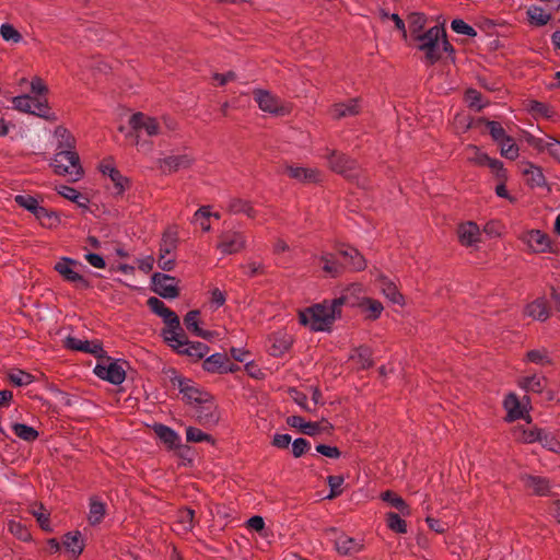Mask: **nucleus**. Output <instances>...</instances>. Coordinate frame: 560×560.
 <instances>
[{"instance_id": "obj_14", "label": "nucleus", "mask_w": 560, "mask_h": 560, "mask_svg": "<svg viewBox=\"0 0 560 560\" xmlns=\"http://www.w3.org/2000/svg\"><path fill=\"white\" fill-rule=\"evenodd\" d=\"M151 280L153 291L160 296L164 299H175L178 296V281L176 278L165 273L155 272Z\"/></svg>"}, {"instance_id": "obj_32", "label": "nucleus", "mask_w": 560, "mask_h": 560, "mask_svg": "<svg viewBox=\"0 0 560 560\" xmlns=\"http://www.w3.org/2000/svg\"><path fill=\"white\" fill-rule=\"evenodd\" d=\"M106 513V505L97 498H91L89 504L88 521L91 525H97L102 522Z\"/></svg>"}, {"instance_id": "obj_23", "label": "nucleus", "mask_w": 560, "mask_h": 560, "mask_svg": "<svg viewBox=\"0 0 560 560\" xmlns=\"http://www.w3.org/2000/svg\"><path fill=\"white\" fill-rule=\"evenodd\" d=\"M288 424L298 428L302 433L307 435H316L322 430L328 429L330 425L328 423L325 424V428H322L317 422H307L300 416H291L287 420Z\"/></svg>"}, {"instance_id": "obj_39", "label": "nucleus", "mask_w": 560, "mask_h": 560, "mask_svg": "<svg viewBox=\"0 0 560 560\" xmlns=\"http://www.w3.org/2000/svg\"><path fill=\"white\" fill-rule=\"evenodd\" d=\"M383 501L390 504L393 508L397 509L402 515L409 516L411 514V510L409 505L405 502V500L394 493L393 491H385L381 494Z\"/></svg>"}, {"instance_id": "obj_54", "label": "nucleus", "mask_w": 560, "mask_h": 560, "mask_svg": "<svg viewBox=\"0 0 560 560\" xmlns=\"http://www.w3.org/2000/svg\"><path fill=\"white\" fill-rule=\"evenodd\" d=\"M537 442L553 453H560V442L550 432L541 430Z\"/></svg>"}, {"instance_id": "obj_51", "label": "nucleus", "mask_w": 560, "mask_h": 560, "mask_svg": "<svg viewBox=\"0 0 560 560\" xmlns=\"http://www.w3.org/2000/svg\"><path fill=\"white\" fill-rule=\"evenodd\" d=\"M465 154L467 161L474 163L475 165L487 166L488 162H490V156L481 152L476 145L467 147Z\"/></svg>"}, {"instance_id": "obj_34", "label": "nucleus", "mask_w": 560, "mask_h": 560, "mask_svg": "<svg viewBox=\"0 0 560 560\" xmlns=\"http://www.w3.org/2000/svg\"><path fill=\"white\" fill-rule=\"evenodd\" d=\"M154 432L160 438V440L163 441L168 447L174 448L179 446L180 438L171 428L163 424H158L154 427Z\"/></svg>"}, {"instance_id": "obj_22", "label": "nucleus", "mask_w": 560, "mask_h": 560, "mask_svg": "<svg viewBox=\"0 0 560 560\" xmlns=\"http://www.w3.org/2000/svg\"><path fill=\"white\" fill-rule=\"evenodd\" d=\"M522 482L524 486L532 491L534 494L537 495H545L549 492L550 483L549 480L540 477V476H533V475H523L521 477Z\"/></svg>"}, {"instance_id": "obj_46", "label": "nucleus", "mask_w": 560, "mask_h": 560, "mask_svg": "<svg viewBox=\"0 0 560 560\" xmlns=\"http://www.w3.org/2000/svg\"><path fill=\"white\" fill-rule=\"evenodd\" d=\"M409 30L416 37L418 34H423L422 31L427 24V16L420 12H412L407 18Z\"/></svg>"}, {"instance_id": "obj_53", "label": "nucleus", "mask_w": 560, "mask_h": 560, "mask_svg": "<svg viewBox=\"0 0 560 560\" xmlns=\"http://www.w3.org/2000/svg\"><path fill=\"white\" fill-rule=\"evenodd\" d=\"M8 530L22 541H27L31 539V533L21 522L14 520L9 521Z\"/></svg>"}, {"instance_id": "obj_58", "label": "nucleus", "mask_w": 560, "mask_h": 560, "mask_svg": "<svg viewBox=\"0 0 560 560\" xmlns=\"http://www.w3.org/2000/svg\"><path fill=\"white\" fill-rule=\"evenodd\" d=\"M14 201L22 208L32 212L33 214L39 208L38 201L35 197L31 195H16L14 197Z\"/></svg>"}, {"instance_id": "obj_47", "label": "nucleus", "mask_w": 560, "mask_h": 560, "mask_svg": "<svg viewBox=\"0 0 560 560\" xmlns=\"http://www.w3.org/2000/svg\"><path fill=\"white\" fill-rule=\"evenodd\" d=\"M12 430L18 438L26 442H33L38 438L37 430L24 423H13Z\"/></svg>"}, {"instance_id": "obj_44", "label": "nucleus", "mask_w": 560, "mask_h": 560, "mask_svg": "<svg viewBox=\"0 0 560 560\" xmlns=\"http://www.w3.org/2000/svg\"><path fill=\"white\" fill-rule=\"evenodd\" d=\"M340 254L349 260V264L354 270H362L365 268V260L363 256L353 247H347L340 250Z\"/></svg>"}, {"instance_id": "obj_62", "label": "nucleus", "mask_w": 560, "mask_h": 560, "mask_svg": "<svg viewBox=\"0 0 560 560\" xmlns=\"http://www.w3.org/2000/svg\"><path fill=\"white\" fill-rule=\"evenodd\" d=\"M176 247V234L174 232L167 231L164 233L162 243L160 246V254H171L172 250Z\"/></svg>"}, {"instance_id": "obj_60", "label": "nucleus", "mask_w": 560, "mask_h": 560, "mask_svg": "<svg viewBox=\"0 0 560 560\" xmlns=\"http://www.w3.org/2000/svg\"><path fill=\"white\" fill-rule=\"evenodd\" d=\"M186 439L188 442L199 443V442H212L211 435L202 432L200 429L188 427L186 429Z\"/></svg>"}, {"instance_id": "obj_37", "label": "nucleus", "mask_w": 560, "mask_h": 560, "mask_svg": "<svg viewBox=\"0 0 560 560\" xmlns=\"http://www.w3.org/2000/svg\"><path fill=\"white\" fill-rule=\"evenodd\" d=\"M359 306L366 314L369 319H377L384 310L380 301L371 298H363L359 302Z\"/></svg>"}, {"instance_id": "obj_26", "label": "nucleus", "mask_w": 560, "mask_h": 560, "mask_svg": "<svg viewBox=\"0 0 560 560\" xmlns=\"http://www.w3.org/2000/svg\"><path fill=\"white\" fill-rule=\"evenodd\" d=\"M270 354L280 357L284 354L292 345V337L287 332H276L270 338Z\"/></svg>"}, {"instance_id": "obj_2", "label": "nucleus", "mask_w": 560, "mask_h": 560, "mask_svg": "<svg viewBox=\"0 0 560 560\" xmlns=\"http://www.w3.org/2000/svg\"><path fill=\"white\" fill-rule=\"evenodd\" d=\"M419 45L418 49L424 52V60L428 65H434L442 57V51L453 52L452 45L446 39L443 27L433 26L415 38Z\"/></svg>"}, {"instance_id": "obj_8", "label": "nucleus", "mask_w": 560, "mask_h": 560, "mask_svg": "<svg viewBox=\"0 0 560 560\" xmlns=\"http://www.w3.org/2000/svg\"><path fill=\"white\" fill-rule=\"evenodd\" d=\"M173 386L177 387L186 404L195 407L198 404L207 402L210 394L199 387L195 382L179 375L172 377Z\"/></svg>"}, {"instance_id": "obj_10", "label": "nucleus", "mask_w": 560, "mask_h": 560, "mask_svg": "<svg viewBox=\"0 0 560 560\" xmlns=\"http://www.w3.org/2000/svg\"><path fill=\"white\" fill-rule=\"evenodd\" d=\"M98 171L112 180L116 195H122L129 187V179L117 170L112 156L104 158L100 162Z\"/></svg>"}, {"instance_id": "obj_38", "label": "nucleus", "mask_w": 560, "mask_h": 560, "mask_svg": "<svg viewBox=\"0 0 560 560\" xmlns=\"http://www.w3.org/2000/svg\"><path fill=\"white\" fill-rule=\"evenodd\" d=\"M148 305L153 313L163 318L164 323L168 322L170 319L174 320L175 318L178 317L171 308H168L165 305L164 302H162L158 298H150L148 300Z\"/></svg>"}, {"instance_id": "obj_40", "label": "nucleus", "mask_w": 560, "mask_h": 560, "mask_svg": "<svg viewBox=\"0 0 560 560\" xmlns=\"http://www.w3.org/2000/svg\"><path fill=\"white\" fill-rule=\"evenodd\" d=\"M178 353L187 354L189 357H195L197 359L203 358L208 352L209 348L206 343L202 342H189L187 339L185 340V346L180 347L177 351Z\"/></svg>"}, {"instance_id": "obj_52", "label": "nucleus", "mask_w": 560, "mask_h": 560, "mask_svg": "<svg viewBox=\"0 0 560 560\" xmlns=\"http://www.w3.org/2000/svg\"><path fill=\"white\" fill-rule=\"evenodd\" d=\"M465 101L468 106L475 110H481L487 103L483 102L482 95L475 89H468L465 93Z\"/></svg>"}, {"instance_id": "obj_13", "label": "nucleus", "mask_w": 560, "mask_h": 560, "mask_svg": "<svg viewBox=\"0 0 560 560\" xmlns=\"http://www.w3.org/2000/svg\"><path fill=\"white\" fill-rule=\"evenodd\" d=\"M327 159L328 164L334 172L351 179L358 176L359 167L357 162L346 154L331 152Z\"/></svg>"}, {"instance_id": "obj_18", "label": "nucleus", "mask_w": 560, "mask_h": 560, "mask_svg": "<svg viewBox=\"0 0 560 560\" xmlns=\"http://www.w3.org/2000/svg\"><path fill=\"white\" fill-rule=\"evenodd\" d=\"M63 343L67 349L90 353L95 357H103L105 353L98 340H82L69 336L65 339Z\"/></svg>"}, {"instance_id": "obj_3", "label": "nucleus", "mask_w": 560, "mask_h": 560, "mask_svg": "<svg viewBox=\"0 0 560 560\" xmlns=\"http://www.w3.org/2000/svg\"><path fill=\"white\" fill-rule=\"evenodd\" d=\"M128 124L138 138L167 137L165 130H174L177 126L176 121L168 116H163L160 121L158 118L143 113L132 114Z\"/></svg>"}, {"instance_id": "obj_30", "label": "nucleus", "mask_w": 560, "mask_h": 560, "mask_svg": "<svg viewBox=\"0 0 560 560\" xmlns=\"http://www.w3.org/2000/svg\"><path fill=\"white\" fill-rule=\"evenodd\" d=\"M184 324L186 328L192 332L194 335L201 337L203 339H211L212 332L208 330H203L199 327V312L190 311L186 314L184 318Z\"/></svg>"}, {"instance_id": "obj_45", "label": "nucleus", "mask_w": 560, "mask_h": 560, "mask_svg": "<svg viewBox=\"0 0 560 560\" xmlns=\"http://www.w3.org/2000/svg\"><path fill=\"white\" fill-rule=\"evenodd\" d=\"M34 215L45 228H54L60 221L57 213L48 211L46 208L42 206H39Z\"/></svg>"}, {"instance_id": "obj_57", "label": "nucleus", "mask_w": 560, "mask_h": 560, "mask_svg": "<svg viewBox=\"0 0 560 560\" xmlns=\"http://www.w3.org/2000/svg\"><path fill=\"white\" fill-rule=\"evenodd\" d=\"M211 217V211L209 207L199 208L194 215L195 223H198L202 231L209 232L211 230V225L209 223V218Z\"/></svg>"}, {"instance_id": "obj_41", "label": "nucleus", "mask_w": 560, "mask_h": 560, "mask_svg": "<svg viewBox=\"0 0 560 560\" xmlns=\"http://www.w3.org/2000/svg\"><path fill=\"white\" fill-rule=\"evenodd\" d=\"M518 385L526 392L540 393L545 387V378L536 374L524 376L518 381Z\"/></svg>"}, {"instance_id": "obj_16", "label": "nucleus", "mask_w": 560, "mask_h": 560, "mask_svg": "<svg viewBox=\"0 0 560 560\" xmlns=\"http://www.w3.org/2000/svg\"><path fill=\"white\" fill-rule=\"evenodd\" d=\"M363 112V103L359 97L350 98L346 102L336 103L329 108V116L339 120L360 115Z\"/></svg>"}, {"instance_id": "obj_59", "label": "nucleus", "mask_w": 560, "mask_h": 560, "mask_svg": "<svg viewBox=\"0 0 560 560\" xmlns=\"http://www.w3.org/2000/svg\"><path fill=\"white\" fill-rule=\"evenodd\" d=\"M451 27L455 33L466 35L468 37H475L477 35L476 30L460 19L453 20Z\"/></svg>"}, {"instance_id": "obj_6", "label": "nucleus", "mask_w": 560, "mask_h": 560, "mask_svg": "<svg viewBox=\"0 0 560 560\" xmlns=\"http://www.w3.org/2000/svg\"><path fill=\"white\" fill-rule=\"evenodd\" d=\"M13 107L20 112L28 113L47 120H55L56 116L50 112L46 100L30 95L15 96L12 100Z\"/></svg>"}, {"instance_id": "obj_56", "label": "nucleus", "mask_w": 560, "mask_h": 560, "mask_svg": "<svg viewBox=\"0 0 560 560\" xmlns=\"http://www.w3.org/2000/svg\"><path fill=\"white\" fill-rule=\"evenodd\" d=\"M386 522L390 530L399 534L407 533V524L398 514L394 512L387 513Z\"/></svg>"}, {"instance_id": "obj_4", "label": "nucleus", "mask_w": 560, "mask_h": 560, "mask_svg": "<svg viewBox=\"0 0 560 560\" xmlns=\"http://www.w3.org/2000/svg\"><path fill=\"white\" fill-rule=\"evenodd\" d=\"M50 166L60 176H69L73 182L83 176L79 154L68 144L59 142Z\"/></svg>"}, {"instance_id": "obj_12", "label": "nucleus", "mask_w": 560, "mask_h": 560, "mask_svg": "<svg viewBox=\"0 0 560 560\" xmlns=\"http://www.w3.org/2000/svg\"><path fill=\"white\" fill-rule=\"evenodd\" d=\"M504 408L506 410V420L514 421L517 419H524L527 423H530L532 418L529 411V400L525 397L524 401H521L515 394H509L504 399Z\"/></svg>"}, {"instance_id": "obj_20", "label": "nucleus", "mask_w": 560, "mask_h": 560, "mask_svg": "<svg viewBox=\"0 0 560 560\" xmlns=\"http://www.w3.org/2000/svg\"><path fill=\"white\" fill-rule=\"evenodd\" d=\"M458 238L464 246H474L480 241V230L471 221L462 223L457 230Z\"/></svg>"}, {"instance_id": "obj_61", "label": "nucleus", "mask_w": 560, "mask_h": 560, "mask_svg": "<svg viewBox=\"0 0 560 560\" xmlns=\"http://www.w3.org/2000/svg\"><path fill=\"white\" fill-rule=\"evenodd\" d=\"M343 477L342 476H329L327 478V482L330 488V492L327 495V499L331 500L342 493L341 486L343 485Z\"/></svg>"}, {"instance_id": "obj_21", "label": "nucleus", "mask_w": 560, "mask_h": 560, "mask_svg": "<svg viewBox=\"0 0 560 560\" xmlns=\"http://www.w3.org/2000/svg\"><path fill=\"white\" fill-rule=\"evenodd\" d=\"M524 314L535 320H546L550 315L546 299L537 298L528 303L524 308Z\"/></svg>"}, {"instance_id": "obj_15", "label": "nucleus", "mask_w": 560, "mask_h": 560, "mask_svg": "<svg viewBox=\"0 0 560 560\" xmlns=\"http://www.w3.org/2000/svg\"><path fill=\"white\" fill-rule=\"evenodd\" d=\"M246 246V236L238 231H226L220 235L217 248L224 255L236 254Z\"/></svg>"}, {"instance_id": "obj_9", "label": "nucleus", "mask_w": 560, "mask_h": 560, "mask_svg": "<svg viewBox=\"0 0 560 560\" xmlns=\"http://www.w3.org/2000/svg\"><path fill=\"white\" fill-rule=\"evenodd\" d=\"M78 266L80 265L75 260L62 258L56 264L55 269L66 281L71 282L77 289L85 290L91 288V282L77 270Z\"/></svg>"}, {"instance_id": "obj_36", "label": "nucleus", "mask_w": 560, "mask_h": 560, "mask_svg": "<svg viewBox=\"0 0 560 560\" xmlns=\"http://www.w3.org/2000/svg\"><path fill=\"white\" fill-rule=\"evenodd\" d=\"M350 360H352L358 369L365 370L369 369L372 364V352L368 347H359L352 351L350 354Z\"/></svg>"}, {"instance_id": "obj_31", "label": "nucleus", "mask_w": 560, "mask_h": 560, "mask_svg": "<svg viewBox=\"0 0 560 560\" xmlns=\"http://www.w3.org/2000/svg\"><path fill=\"white\" fill-rule=\"evenodd\" d=\"M522 173L532 187H542L545 185V176L541 170L534 164L524 163L522 165Z\"/></svg>"}, {"instance_id": "obj_24", "label": "nucleus", "mask_w": 560, "mask_h": 560, "mask_svg": "<svg viewBox=\"0 0 560 560\" xmlns=\"http://www.w3.org/2000/svg\"><path fill=\"white\" fill-rule=\"evenodd\" d=\"M378 288L381 292L392 303L404 305L405 299L402 294L398 291L396 284L388 280L384 276H380L378 278Z\"/></svg>"}, {"instance_id": "obj_29", "label": "nucleus", "mask_w": 560, "mask_h": 560, "mask_svg": "<svg viewBox=\"0 0 560 560\" xmlns=\"http://www.w3.org/2000/svg\"><path fill=\"white\" fill-rule=\"evenodd\" d=\"M287 173L290 177L301 183H315L318 180V173L313 168H305L300 166H287Z\"/></svg>"}, {"instance_id": "obj_55", "label": "nucleus", "mask_w": 560, "mask_h": 560, "mask_svg": "<svg viewBox=\"0 0 560 560\" xmlns=\"http://www.w3.org/2000/svg\"><path fill=\"white\" fill-rule=\"evenodd\" d=\"M189 164L190 160L186 156H168L163 161L162 167L172 172L187 167Z\"/></svg>"}, {"instance_id": "obj_33", "label": "nucleus", "mask_w": 560, "mask_h": 560, "mask_svg": "<svg viewBox=\"0 0 560 560\" xmlns=\"http://www.w3.org/2000/svg\"><path fill=\"white\" fill-rule=\"evenodd\" d=\"M62 544H63L65 548L74 558H77L79 555H81L83 551V548H84L83 539L79 532L66 534L63 537Z\"/></svg>"}, {"instance_id": "obj_63", "label": "nucleus", "mask_w": 560, "mask_h": 560, "mask_svg": "<svg viewBox=\"0 0 560 560\" xmlns=\"http://www.w3.org/2000/svg\"><path fill=\"white\" fill-rule=\"evenodd\" d=\"M9 380L16 386H25L33 382L32 375L21 370L12 371Z\"/></svg>"}, {"instance_id": "obj_43", "label": "nucleus", "mask_w": 560, "mask_h": 560, "mask_svg": "<svg viewBox=\"0 0 560 560\" xmlns=\"http://www.w3.org/2000/svg\"><path fill=\"white\" fill-rule=\"evenodd\" d=\"M30 513L36 518L42 529L46 532L51 530L49 512L46 511L43 504H34L30 509Z\"/></svg>"}, {"instance_id": "obj_5", "label": "nucleus", "mask_w": 560, "mask_h": 560, "mask_svg": "<svg viewBox=\"0 0 560 560\" xmlns=\"http://www.w3.org/2000/svg\"><path fill=\"white\" fill-rule=\"evenodd\" d=\"M518 240L527 247V250L533 254H551L555 253V245L550 236L536 229L525 230L517 236Z\"/></svg>"}, {"instance_id": "obj_7", "label": "nucleus", "mask_w": 560, "mask_h": 560, "mask_svg": "<svg viewBox=\"0 0 560 560\" xmlns=\"http://www.w3.org/2000/svg\"><path fill=\"white\" fill-rule=\"evenodd\" d=\"M253 95L258 107L265 113L273 116H285L291 113V106L269 91L254 90Z\"/></svg>"}, {"instance_id": "obj_48", "label": "nucleus", "mask_w": 560, "mask_h": 560, "mask_svg": "<svg viewBox=\"0 0 560 560\" xmlns=\"http://www.w3.org/2000/svg\"><path fill=\"white\" fill-rule=\"evenodd\" d=\"M228 208L232 213H235V214L244 213L249 218L256 217V211L254 210L252 205L248 201L243 200V199H232L229 202Z\"/></svg>"}, {"instance_id": "obj_64", "label": "nucleus", "mask_w": 560, "mask_h": 560, "mask_svg": "<svg viewBox=\"0 0 560 560\" xmlns=\"http://www.w3.org/2000/svg\"><path fill=\"white\" fill-rule=\"evenodd\" d=\"M0 34L5 42L19 43L22 39V35L11 24H2Z\"/></svg>"}, {"instance_id": "obj_1", "label": "nucleus", "mask_w": 560, "mask_h": 560, "mask_svg": "<svg viewBox=\"0 0 560 560\" xmlns=\"http://www.w3.org/2000/svg\"><path fill=\"white\" fill-rule=\"evenodd\" d=\"M346 299L340 296L330 301L314 304L299 312V322L312 331H329L341 314Z\"/></svg>"}, {"instance_id": "obj_49", "label": "nucleus", "mask_w": 560, "mask_h": 560, "mask_svg": "<svg viewBox=\"0 0 560 560\" xmlns=\"http://www.w3.org/2000/svg\"><path fill=\"white\" fill-rule=\"evenodd\" d=\"M319 260L322 262L323 270L331 276L336 277L340 272V265L336 261L335 256L330 253H324L320 255Z\"/></svg>"}, {"instance_id": "obj_25", "label": "nucleus", "mask_w": 560, "mask_h": 560, "mask_svg": "<svg viewBox=\"0 0 560 560\" xmlns=\"http://www.w3.org/2000/svg\"><path fill=\"white\" fill-rule=\"evenodd\" d=\"M335 548L338 551V553L342 556H348L359 552L362 549V545L359 540L349 537L345 534H340L335 539Z\"/></svg>"}, {"instance_id": "obj_50", "label": "nucleus", "mask_w": 560, "mask_h": 560, "mask_svg": "<svg viewBox=\"0 0 560 560\" xmlns=\"http://www.w3.org/2000/svg\"><path fill=\"white\" fill-rule=\"evenodd\" d=\"M527 15L529 22L537 26L546 25L551 19V15L539 7H530L527 10Z\"/></svg>"}, {"instance_id": "obj_27", "label": "nucleus", "mask_w": 560, "mask_h": 560, "mask_svg": "<svg viewBox=\"0 0 560 560\" xmlns=\"http://www.w3.org/2000/svg\"><path fill=\"white\" fill-rule=\"evenodd\" d=\"M194 511L190 509L179 510L176 514L174 530L178 534H186L194 527Z\"/></svg>"}, {"instance_id": "obj_42", "label": "nucleus", "mask_w": 560, "mask_h": 560, "mask_svg": "<svg viewBox=\"0 0 560 560\" xmlns=\"http://www.w3.org/2000/svg\"><path fill=\"white\" fill-rule=\"evenodd\" d=\"M56 190L59 195L65 197L66 199L75 202L80 207H86L88 199L81 195L77 189L67 186V185H60L56 187Z\"/></svg>"}, {"instance_id": "obj_19", "label": "nucleus", "mask_w": 560, "mask_h": 560, "mask_svg": "<svg viewBox=\"0 0 560 560\" xmlns=\"http://www.w3.org/2000/svg\"><path fill=\"white\" fill-rule=\"evenodd\" d=\"M94 373L102 380L108 381L112 384L119 385L125 381L126 373L120 364L110 362L108 364H97Z\"/></svg>"}, {"instance_id": "obj_11", "label": "nucleus", "mask_w": 560, "mask_h": 560, "mask_svg": "<svg viewBox=\"0 0 560 560\" xmlns=\"http://www.w3.org/2000/svg\"><path fill=\"white\" fill-rule=\"evenodd\" d=\"M194 417L198 423L206 428H212L218 424L220 413L211 395L208 397L207 402H201L194 407Z\"/></svg>"}, {"instance_id": "obj_35", "label": "nucleus", "mask_w": 560, "mask_h": 560, "mask_svg": "<svg viewBox=\"0 0 560 560\" xmlns=\"http://www.w3.org/2000/svg\"><path fill=\"white\" fill-rule=\"evenodd\" d=\"M541 429L525 428L524 425H516L513 429V438L522 443H534L539 439Z\"/></svg>"}, {"instance_id": "obj_17", "label": "nucleus", "mask_w": 560, "mask_h": 560, "mask_svg": "<svg viewBox=\"0 0 560 560\" xmlns=\"http://www.w3.org/2000/svg\"><path fill=\"white\" fill-rule=\"evenodd\" d=\"M164 340L176 351L185 346L186 336L180 327L179 318L170 319L165 322V328L162 330Z\"/></svg>"}, {"instance_id": "obj_28", "label": "nucleus", "mask_w": 560, "mask_h": 560, "mask_svg": "<svg viewBox=\"0 0 560 560\" xmlns=\"http://www.w3.org/2000/svg\"><path fill=\"white\" fill-rule=\"evenodd\" d=\"M228 359L226 354L213 353L203 361V370L209 373H226L225 364Z\"/></svg>"}]
</instances>
